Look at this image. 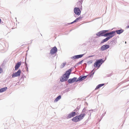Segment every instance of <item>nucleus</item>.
I'll list each match as a JSON object with an SVG mask.
<instances>
[{"label": "nucleus", "instance_id": "obj_38", "mask_svg": "<svg viewBox=\"0 0 129 129\" xmlns=\"http://www.w3.org/2000/svg\"><path fill=\"white\" fill-rule=\"evenodd\" d=\"M77 4L78 5H80V4L79 3H78V2H77Z\"/></svg>", "mask_w": 129, "mask_h": 129}, {"label": "nucleus", "instance_id": "obj_19", "mask_svg": "<svg viewBox=\"0 0 129 129\" xmlns=\"http://www.w3.org/2000/svg\"><path fill=\"white\" fill-rule=\"evenodd\" d=\"M109 39L108 38V37H107L106 38L103 39L101 42V44L102 43H103L104 42H106L108 41Z\"/></svg>", "mask_w": 129, "mask_h": 129}, {"label": "nucleus", "instance_id": "obj_35", "mask_svg": "<svg viewBox=\"0 0 129 129\" xmlns=\"http://www.w3.org/2000/svg\"><path fill=\"white\" fill-rule=\"evenodd\" d=\"M93 56V55H91L89 56V57H92Z\"/></svg>", "mask_w": 129, "mask_h": 129}, {"label": "nucleus", "instance_id": "obj_37", "mask_svg": "<svg viewBox=\"0 0 129 129\" xmlns=\"http://www.w3.org/2000/svg\"><path fill=\"white\" fill-rule=\"evenodd\" d=\"M74 21L71 22L70 23V24H73V23H74Z\"/></svg>", "mask_w": 129, "mask_h": 129}, {"label": "nucleus", "instance_id": "obj_7", "mask_svg": "<svg viewBox=\"0 0 129 129\" xmlns=\"http://www.w3.org/2000/svg\"><path fill=\"white\" fill-rule=\"evenodd\" d=\"M21 73V70L19 69L17 72L14 73H13L12 75V78H14L15 77H18L20 76Z\"/></svg>", "mask_w": 129, "mask_h": 129}, {"label": "nucleus", "instance_id": "obj_5", "mask_svg": "<svg viewBox=\"0 0 129 129\" xmlns=\"http://www.w3.org/2000/svg\"><path fill=\"white\" fill-rule=\"evenodd\" d=\"M74 12L76 14L79 15L80 14L81 11L79 8L75 7L74 9Z\"/></svg>", "mask_w": 129, "mask_h": 129}, {"label": "nucleus", "instance_id": "obj_29", "mask_svg": "<svg viewBox=\"0 0 129 129\" xmlns=\"http://www.w3.org/2000/svg\"><path fill=\"white\" fill-rule=\"evenodd\" d=\"M80 108V107H77V108L75 109L74 111H76L77 110H79Z\"/></svg>", "mask_w": 129, "mask_h": 129}, {"label": "nucleus", "instance_id": "obj_24", "mask_svg": "<svg viewBox=\"0 0 129 129\" xmlns=\"http://www.w3.org/2000/svg\"><path fill=\"white\" fill-rule=\"evenodd\" d=\"M66 64V63H62L60 66V68H62L64 67Z\"/></svg>", "mask_w": 129, "mask_h": 129}, {"label": "nucleus", "instance_id": "obj_33", "mask_svg": "<svg viewBox=\"0 0 129 129\" xmlns=\"http://www.w3.org/2000/svg\"><path fill=\"white\" fill-rule=\"evenodd\" d=\"M25 66H27V64L26 63V62H25Z\"/></svg>", "mask_w": 129, "mask_h": 129}, {"label": "nucleus", "instance_id": "obj_3", "mask_svg": "<svg viewBox=\"0 0 129 129\" xmlns=\"http://www.w3.org/2000/svg\"><path fill=\"white\" fill-rule=\"evenodd\" d=\"M108 31V30H102L97 33L96 34V35L99 37L104 36L106 37V33Z\"/></svg>", "mask_w": 129, "mask_h": 129}, {"label": "nucleus", "instance_id": "obj_16", "mask_svg": "<svg viewBox=\"0 0 129 129\" xmlns=\"http://www.w3.org/2000/svg\"><path fill=\"white\" fill-rule=\"evenodd\" d=\"M86 114L85 113H81V114L80 115L78 116L80 118V120L83 118L84 116Z\"/></svg>", "mask_w": 129, "mask_h": 129}, {"label": "nucleus", "instance_id": "obj_40", "mask_svg": "<svg viewBox=\"0 0 129 129\" xmlns=\"http://www.w3.org/2000/svg\"><path fill=\"white\" fill-rule=\"evenodd\" d=\"M125 43H126V41L125 42Z\"/></svg>", "mask_w": 129, "mask_h": 129}, {"label": "nucleus", "instance_id": "obj_2", "mask_svg": "<svg viewBox=\"0 0 129 129\" xmlns=\"http://www.w3.org/2000/svg\"><path fill=\"white\" fill-rule=\"evenodd\" d=\"M105 60H104L102 59H97L94 63V66L96 68H99L100 67L102 63L104 62Z\"/></svg>", "mask_w": 129, "mask_h": 129}, {"label": "nucleus", "instance_id": "obj_18", "mask_svg": "<svg viewBox=\"0 0 129 129\" xmlns=\"http://www.w3.org/2000/svg\"><path fill=\"white\" fill-rule=\"evenodd\" d=\"M104 85V84H101L98 85L97 86L95 90H96L98 89L99 88Z\"/></svg>", "mask_w": 129, "mask_h": 129}, {"label": "nucleus", "instance_id": "obj_9", "mask_svg": "<svg viewBox=\"0 0 129 129\" xmlns=\"http://www.w3.org/2000/svg\"><path fill=\"white\" fill-rule=\"evenodd\" d=\"M57 49L56 46H55L52 48L50 52V54H55L57 51Z\"/></svg>", "mask_w": 129, "mask_h": 129}, {"label": "nucleus", "instance_id": "obj_39", "mask_svg": "<svg viewBox=\"0 0 129 129\" xmlns=\"http://www.w3.org/2000/svg\"><path fill=\"white\" fill-rule=\"evenodd\" d=\"M1 18H0V23L1 22Z\"/></svg>", "mask_w": 129, "mask_h": 129}, {"label": "nucleus", "instance_id": "obj_10", "mask_svg": "<svg viewBox=\"0 0 129 129\" xmlns=\"http://www.w3.org/2000/svg\"><path fill=\"white\" fill-rule=\"evenodd\" d=\"M87 76H88V75L83 76H80V77L77 80L76 82H77L78 81H81L83 80H84L86 78Z\"/></svg>", "mask_w": 129, "mask_h": 129}, {"label": "nucleus", "instance_id": "obj_22", "mask_svg": "<svg viewBox=\"0 0 129 129\" xmlns=\"http://www.w3.org/2000/svg\"><path fill=\"white\" fill-rule=\"evenodd\" d=\"M84 0H79V1L78 2V3H79L80 5H81V7L80 8H81V9H82V2Z\"/></svg>", "mask_w": 129, "mask_h": 129}, {"label": "nucleus", "instance_id": "obj_6", "mask_svg": "<svg viewBox=\"0 0 129 129\" xmlns=\"http://www.w3.org/2000/svg\"><path fill=\"white\" fill-rule=\"evenodd\" d=\"M76 115V113L75 112H73L67 115L66 118L67 119L73 117Z\"/></svg>", "mask_w": 129, "mask_h": 129}, {"label": "nucleus", "instance_id": "obj_1", "mask_svg": "<svg viewBox=\"0 0 129 129\" xmlns=\"http://www.w3.org/2000/svg\"><path fill=\"white\" fill-rule=\"evenodd\" d=\"M72 71L71 68L67 71L62 76L61 79H60V81L63 82L67 81L69 79Z\"/></svg>", "mask_w": 129, "mask_h": 129}, {"label": "nucleus", "instance_id": "obj_13", "mask_svg": "<svg viewBox=\"0 0 129 129\" xmlns=\"http://www.w3.org/2000/svg\"><path fill=\"white\" fill-rule=\"evenodd\" d=\"M72 120L74 122H77L80 120V119L78 116H76L72 118Z\"/></svg>", "mask_w": 129, "mask_h": 129}, {"label": "nucleus", "instance_id": "obj_11", "mask_svg": "<svg viewBox=\"0 0 129 129\" xmlns=\"http://www.w3.org/2000/svg\"><path fill=\"white\" fill-rule=\"evenodd\" d=\"M83 55L84 54L74 55V56L71 57V58L72 59H76L80 58L83 57Z\"/></svg>", "mask_w": 129, "mask_h": 129}, {"label": "nucleus", "instance_id": "obj_32", "mask_svg": "<svg viewBox=\"0 0 129 129\" xmlns=\"http://www.w3.org/2000/svg\"><path fill=\"white\" fill-rule=\"evenodd\" d=\"M74 22H76L77 21V20H76V19L75 20H74Z\"/></svg>", "mask_w": 129, "mask_h": 129}, {"label": "nucleus", "instance_id": "obj_25", "mask_svg": "<svg viewBox=\"0 0 129 129\" xmlns=\"http://www.w3.org/2000/svg\"><path fill=\"white\" fill-rule=\"evenodd\" d=\"M82 18V17H78L76 19V20H77V21H78L80 19H81Z\"/></svg>", "mask_w": 129, "mask_h": 129}, {"label": "nucleus", "instance_id": "obj_28", "mask_svg": "<svg viewBox=\"0 0 129 129\" xmlns=\"http://www.w3.org/2000/svg\"><path fill=\"white\" fill-rule=\"evenodd\" d=\"M3 72L2 69L0 67V74L1 73Z\"/></svg>", "mask_w": 129, "mask_h": 129}, {"label": "nucleus", "instance_id": "obj_15", "mask_svg": "<svg viewBox=\"0 0 129 129\" xmlns=\"http://www.w3.org/2000/svg\"><path fill=\"white\" fill-rule=\"evenodd\" d=\"M114 31H115V33L116 32L117 34H120L121 33H122L123 31H124L123 29H121L118 30H115Z\"/></svg>", "mask_w": 129, "mask_h": 129}, {"label": "nucleus", "instance_id": "obj_4", "mask_svg": "<svg viewBox=\"0 0 129 129\" xmlns=\"http://www.w3.org/2000/svg\"><path fill=\"white\" fill-rule=\"evenodd\" d=\"M115 31H112L110 32L107 33H106V37H108L110 39L114 36L115 35Z\"/></svg>", "mask_w": 129, "mask_h": 129}, {"label": "nucleus", "instance_id": "obj_26", "mask_svg": "<svg viewBox=\"0 0 129 129\" xmlns=\"http://www.w3.org/2000/svg\"><path fill=\"white\" fill-rule=\"evenodd\" d=\"M83 61V60H82L81 61H80L77 64L78 65V64H81L82 63V62Z\"/></svg>", "mask_w": 129, "mask_h": 129}, {"label": "nucleus", "instance_id": "obj_34", "mask_svg": "<svg viewBox=\"0 0 129 129\" xmlns=\"http://www.w3.org/2000/svg\"><path fill=\"white\" fill-rule=\"evenodd\" d=\"M69 89L68 88V89H67V88L66 89V90H67V91H69Z\"/></svg>", "mask_w": 129, "mask_h": 129}, {"label": "nucleus", "instance_id": "obj_36", "mask_svg": "<svg viewBox=\"0 0 129 129\" xmlns=\"http://www.w3.org/2000/svg\"><path fill=\"white\" fill-rule=\"evenodd\" d=\"M126 28H129V25L127 26Z\"/></svg>", "mask_w": 129, "mask_h": 129}, {"label": "nucleus", "instance_id": "obj_31", "mask_svg": "<svg viewBox=\"0 0 129 129\" xmlns=\"http://www.w3.org/2000/svg\"><path fill=\"white\" fill-rule=\"evenodd\" d=\"M92 62L91 61H89L87 62L88 63H91Z\"/></svg>", "mask_w": 129, "mask_h": 129}, {"label": "nucleus", "instance_id": "obj_21", "mask_svg": "<svg viewBox=\"0 0 129 129\" xmlns=\"http://www.w3.org/2000/svg\"><path fill=\"white\" fill-rule=\"evenodd\" d=\"M88 112L87 110L85 109V108H84L82 110V113H87Z\"/></svg>", "mask_w": 129, "mask_h": 129}, {"label": "nucleus", "instance_id": "obj_8", "mask_svg": "<svg viewBox=\"0 0 129 129\" xmlns=\"http://www.w3.org/2000/svg\"><path fill=\"white\" fill-rule=\"evenodd\" d=\"M110 47V46L108 44H105L102 46L100 49L101 51H103L109 48Z\"/></svg>", "mask_w": 129, "mask_h": 129}, {"label": "nucleus", "instance_id": "obj_17", "mask_svg": "<svg viewBox=\"0 0 129 129\" xmlns=\"http://www.w3.org/2000/svg\"><path fill=\"white\" fill-rule=\"evenodd\" d=\"M7 89V87H5L4 88L0 89V93L2 92L5 91Z\"/></svg>", "mask_w": 129, "mask_h": 129}, {"label": "nucleus", "instance_id": "obj_30", "mask_svg": "<svg viewBox=\"0 0 129 129\" xmlns=\"http://www.w3.org/2000/svg\"><path fill=\"white\" fill-rule=\"evenodd\" d=\"M26 71H28V68L27 66H26Z\"/></svg>", "mask_w": 129, "mask_h": 129}, {"label": "nucleus", "instance_id": "obj_27", "mask_svg": "<svg viewBox=\"0 0 129 129\" xmlns=\"http://www.w3.org/2000/svg\"><path fill=\"white\" fill-rule=\"evenodd\" d=\"M93 111V110L92 109V110H89V111L90 112V115H91V113L92 112V111Z\"/></svg>", "mask_w": 129, "mask_h": 129}, {"label": "nucleus", "instance_id": "obj_20", "mask_svg": "<svg viewBox=\"0 0 129 129\" xmlns=\"http://www.w3.org/2000/svg\"><path fill=\"white\" fill-rule=\"evenodd\" d=\"M61 98V96L60 95H59L54 100V102H57Z\"/></svg>", "mask_w": 129, "mask_h": 129}, {"label": "nucleus", "instance_id": "obj_14", "mask_svg": "<svg viewBox=\"0 0 129 129\" xmlns=\"http://www.w3.org/2000/svg\"><path fill=\"white\" fill-rule=\"evenodd\" d=\"M21 62H19L17 63L15 66V70H17L21 64Z\"/></svg>", "mask_w": 129, "mask_h": 129}, {"label": "nucleus", "instance_id": "obj_12", "mask_svg": "<svg viewBox=\"0 0 129 129\" xmlns=\"http://www.w3.org/2000/svg\"><path fill=\"white\" fill-rule=\"evenodd\" d=\"M77 78L74 77L72 79H70L68 80V82L69 83H72L74 82H76Z\"/></svg>", "mask_w": 129, "mask_h": 129}, {"label": "nucleus", "instance_id": "obj_23", "mask_svg": "<svg viewBox=\"0 0 129 129\" xmlns=\"http://www.w3.org/2000/svg\"><path fill=\"white\" fill-rule=\"evenodd\" d=\"M94 70V69L90 73V75H89V77L90 78L91 77H92V76L93 75L94 73V72H93V71Z\"/></svg>", "mask_w": 129, "mask_h": 129}]
</instances>
